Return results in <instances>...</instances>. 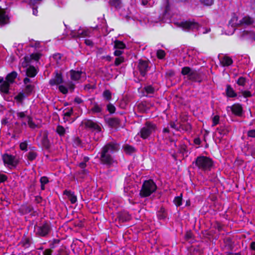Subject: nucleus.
Returning a JSON list of instances; mask_svg holds the SVG:
<instances>
[{
    "mask_svg": "<svg viewBox=\"0 0 255 255\" xmlns=\"http://www.w3.org/2000/svg\"><path fill=\"white\" fill-rule=\"evenodd\" d=\"M34 232L35 235L40 237H47L51 230V227L49 223L45 222L39 225L34 226Z\"/></svg>",
    "mask_w": 255,
    "mask_h": 255,
    "instance_id": "20e7f679",
    "label": "nucleus"
},
{
    "mask_svg": "<svg viewBox=\"0 0 255 255\" xmlns=\"http://www.w3.org/2000/svg\"><path fill=\"white\" fill-rule=\"evenodd\" d=\"M118 219L121 222H125L130 219V216L126 211L120 212L118 213Z\"/></svg>",
    "mask_w": 255,
    "mask_h": 255,
    "instance_id": "4be33fe9",
    "label": "nucleus"
},
{
    "mask_svg": "<svg viewBox=\"0 0 255 255\" xmlns=\"http://www.w3.org/2000/svg\"><path fill=\"white\" fill-rule=\"evenodd\" d=\"M41 55L39 53H35L30 54L29 56H26L24 57V60L22 62V66L23 67H26L28 66V64L30 63L32 60L38 61L40 59Z\"/></svg>",
    "mask_w": 255,
    "mask_h": 255,
    "instance_id": "f8f14e48",
    "label": "nucleus"
},
{
    "mask_svg": "<svg viewBox=\"0 0 255 255\" xmlns=\"http://www.w3.org/2000/svg\"><path fill=\"white\" fill-rule=\"evenodd\" d=\"M144 90L145 92L146 93V96H147L149 94H152L154 93L155 91L154 88L151 85H148L144 88Z\"/></svg>",
    "mask_w": 255,
    "mask_h": 255,
    "instance_id": "ea45409f",
    "label": "nucleus"
},
{
    "mask_svg": "<svg viewBox=\"0 0 255 255\" xmlns=\"http://www.w3.org/2000/svg\"><path fill=\"white\" fill-rule=\"evenodd\" d=\"M64 194L66 195L71 204H74L77 202V197L74 195V193L70 190H65Z\"/></svg>",
    "mask_w": 255,
    "mask_h": 255,
    "instance_id": "5701e85b",
    "label": "nucleus"
},
{
    "mask_svg": "<svg viewBox=\"0 0 255 255\" xmlns=\"http://www.w3.org/2000/svg\"><path fill=\"white\" fill-rule=\"evenodd\" d=\"M26 118L27 119V124L29 128L34 129L37 127V125L33 122L32 117L27 116Z\"/></svg>",
    "mask_w": 255,
    "mask_h": 255,
    "instance_id": "a19ab883",
    "label": "nucleus"
},
{
    "mask_svg": "<svg viewBox=\"0 0 255 255\" xmlns=\"http://www.w3.org/2000/svg\"><path fill=\"white\" fill-rule=\"evenodd\" d=\"M124 62V58L123 57H118L116 58L115 64L116 66H119L120 64Z\"/></svg>",
    "mask_w": 255,
    "mask_h": 255,
    "instance_id": "864d4df0",
    "label": "nucleus"
},
{
    "mask_svg": "<svg viewBox=\"0 0 255 255\" xmlns=\"http://www.w3.org/2000/svg\"><path fill=\"white\" fill-rule=\"evenodd\" d=\"M28 96H26L24 92L19 93L15 97L14 99L19 103H22L23 100Z\"/></svg>",
    "mask_w": 255,
    "mask_h": 255,
    "instance_id": "e433bc0d",
    "label": "nucleus"
},
{
    "mask_svg": "<svg viewBox=\"0 0 255 255\" xmlns=\"http://www.w3.org/2000/svg\"><path fill=\"white\" fill-rule=\"evenodd\" d=\"M180 26L183 29L189 30L193 29H198L199 27V24L195 21L187 20L182 21L180 23Z\"/></svg>",
    "mask_w": 255,
    "mask_h": 255,
    "instance_id": "9b49d317",
    "label": "nucleus"
},
{
    "mask_svg": "<svg viewBox=\"0 0 255 255\" xmlns=\"http://www.w3.org/2000/svg\"><path fill=\"white\" fill-rule=\"evenodd\" d=\"M25 113H26V112H17L16 113V115H17V117L20 119H22L25 117H26L27 116H26L25 115Z\"/></svg>",
    "mask_w": 255,
    "mask_h": 255,
    "instance_id": "0e129e2a",
    "label": "nucleus"
},
{
    "mask_svg": "<svg viewBox=\"0 0 255 255\" xmlns=\"http://www.w3.org/2000/svg\"><path fill=\"white\" fill-rule=\"evenodd\" d=\"M136 191V187L131 184H128L124 187V192L128 196H131Z\"/></svg>",
    "mask_w": 255,
    "mask_h": 255,
    "instance_id": "aec40b11",
    "label": "nucleus"
},
{
    "mask_svg": "<svg viewBox=\"0 0 255 255\" xmlns=\"http://www.w3.org/2000/svg\"><path fill=\"white\" fill-rule=\"evenodd\" d=\"M103 97L107 101H110L112 98V94L109 90H106L103 92Z\"/></svg>",
    "mask_w": 255,
    "mask_h": 255,
    "instance_id": "c03bdc74",
    "label": "nucleus"
},
{
    "mask_svg": "<svg viewBox=\"0 0 255 255\" xmlns=\"http://www.w3.org/2000/svg\"><path fill=\"white\" fill-rule=\"evenodd\" d=\"M109 3L111 6L115 7L116 9L120 8L122 6L121 0H110Z\"/></svg>",
    "mask_w": 255,
    "mask_h": 255,
    "instance_id": "72a5a7b5",
    "label": "nucleus"
},
{
    "mask_svg": "<svg viewBox=\"0 0 255 255\" xmlns=\"http://www.w3.org/2000/svg\"><path fill=\"white\" fill-rule=\"evenodd\" d=\"M58 255H68V253L65 249H61L58 251Z\"/></svg>",
    "mask_w": 255,
    "mask_h": 255,
    "instance_id": "338daca9",
    "label": "nucleus"
},
{
    "mask_svg": "<svg viewBox=\"0 0 255 255\" xmlns=\"http://www.w3.org/2000/svg\"><path fill=\"white\" fill-rule=\"evenodd\" d=\"M166 212L164 208L161 207L157 213V216L159 220H164L166 217Z\"/></svg>",
    "mask_w": 255,
    "mask_h": 255,
    "instance_id": "2f4dec72",
    "label": "nucleus"
},
{
    "mask_svg": "<svg viewBox=\"0 0 255 255\" xmlns=\"http://www.w3.org/2000/svg\"><path fill=\"white\" fill-rule=\"evenodd\" d=\"M120 149V144L116 142H110L106 144L99 152L101 163L111 167L116 162L115 153Z\"/></svg>",
    "mask_w": 255,
    "mask_h": 255,
    "instance_id": "f257e3e1",
    "label": "nucleus"
},
{
    "mask_svg": "<svg viewBox=\"0 0 255 255\" xmlns=\"http://www.w3.org/2000/svg\"><path fill=\"white\" fill-rule=\"evenodd\" d=\"M157 186L152 180H145L142 185L139 195L142 198L147 197L155 192Z\"/></svg>",
    "mask_w": 255,
    "mask_h": 255,
    "instance_id": "f03ea898",
    "label": "nucleus"
},
{
    "mask_svg": "<svg viewBox=\"0 0 255 255\" xmlns=\"http://www.w3.org/2000/svg\"><path fill=\"white\" fill-rule=\"evenodd\" d=\"M199 169L203 171L210 170L213 166L212 159L208 157L200 156L196 158L193 163Z\"/></svg>",
    "mask_w": 255,
    "mask_h": 255,
    "instance_id": "7ed1b4c3",
    "label": "nucleus"
},
{
    "mask_svg": "<svg viewBox=\"0 0 255 255\" xmlns=\"http://www.w3.org/2000/svg\"><path fill=\"white\" fill-rule=\"evenodd\" d=\"M226 244L227 246L228 247L229 249L230 250H233L234 246H233V243L232 242V241L231 239L230 238H227L226 239Z\"/></svg>",
    "mask_w": 255,
    "mask_h": 255,
    "instance_id": "6e6d98bb",
    "label": "nucleus"
},
{
    "mask_svg": "<svg viewBox=\"0 0 255 255\" xmlns=\"http://www.w3.org/2000/svg\"><path fill=\"white\" fill-rule=\"evenodd\" d=\"M239 39L241 40H248L255 41V34L254 32L247 30H241L238 34Z\"/></svg>",
    "mask_w": 255,
    "mask_h": 255,
    "instance_id": "9d476101",
    "label": "nucleus"
},
{
    "mask_svg": "<svg viewBox=\"0 0 255 255\" xmlns=\"http://www.w3.org/2000/svg\"><path fill=\"white\" fill-rule=\"evenodd\" d=\"M191 126L190 124L187 123L183 124V131L189 133L191 131Z\"/></svg>",
    "mask_w": 255,
    "mask_h": 255,
    "instance_id": "3c124183",
    "label": "nucleus"
},
{
    "mask_svg": "<svg viewBox=\"0 0 255 255\" xmlns=\"http://www.w3.org/2000/svg\"><path fill=\"white\" fill-rule=\"evenodd\" d=\"M221 62L224 66H229L232 64L233 60L230 57L224 56V57L221 59Z\"/></svg>",
    "mask_w": 255,
    "mask_h": 255,
    "instance_id": "c756f323",
    "label": "nucleus"
},
{
    "mask_svg": "<svg viewBox=\"0 0 255 255\" xmlns=\"http://www.w3.org/2000/svg\"><path fill=\"white\" fill-rule=\"evenodd\" d=\"M19 147L21 150L26 151L27 150V144L26 142H21L19 145Z\"/></svg>",
    "mask_w": 255,
    "mask_h": 255,
    "instance_id": "e2e57ef3",
    "label": "nucleus"
},
{
    "mask_svg": "<svg viewBox=\"0 0 255 255\" xmlns=\"http://www.w3.org/2000/svg\"><path fill=\"white\" fill-rule=\"evenodd\" d=\"M138 109L143 113H145L147 111V108L143 104H139L138 105Z\"/></svg>",
    "mask_w": 255,
    "mask_h": 255,
    "instance_id": "4d7b16f0",
    "label": "nucleus"
},
{
    "mask_svg": "<svg viewBox=\"0 0 255 255\" xmlns=\"http://www.w3.org/2000/svg\"><path fill=\"white\" fill-rule=\"evenodd\" d=\"M9 84L8 82L4 81L0 85V91L5 94H7L9 91Z\"/></svg>",
    "mask_w": 255,
    "mask_h": 255,
    "instance_id": "7c9ffc66",
    "label": "nucleus"
},
{
    "mask_svg": "<svg viewBox=\"0 0 255 255\" xmlns=\"http://www.w3.org/2000/svg\"><path fill=\"white\" fill-rule=\"evenodd\" d=\"M255 22L254 18L249 16L246 15L240 20V24L241 26H247L254 24Z\"/></svg>",
    "mask_w": 255,
    "mask_h": 255,
    "instance_id": "dca6fc26",
    "label": "nucleus"
},
{
    "mask_svg": "<svg viewBox=\"0 0 255 255\" xmlns=\"http://www.w3.org/2000/svg\"><path fill=\"white\" fill-rule=\"evenodd\" d=\"M37 156V154L34 151H30L27 155V158L30 161L34 160Z\"/></svg>",
    "mask_w": 255,
    "mask_h": 255,
    "instance_id": "79ce46f5",
    "label": "nucleus"
},
{
    "mask_svg": "<svg viewBox=\"0 0 255 255\" xmlns=\"http://www.w3.org/2000/svg\"><path fill=\"white\" fill-rule=\"evenodd\" d=\"M105 121L108 126L111 128H118L121 126V121L118 118H106Z\"/></svg>",
    "mask_w": 255,
    "mask_h": 255,
    "instance_id": "4468645a",
    "label": "nucleus"
},
{
    "mask_svg": "<svg viewBox=\"0 0 255 255\" xmlns=\"http://www.w3.org/2000/svg\"><path fill=\"white\" fill-rule=\"evenodd\" d=\"M248 136L251 137H255V129H252L248 131Z\"/></svg>",
    "mask_w": 255,
    "mask_h": 255,
    "instance_id": "774afa93",
    "label": "nucleus"
},
{
    "mask_svg": "<svg viewBox=\"0 0 255 255\" xmlns=\"http://www.w3.org/2000/svg\"><path fill=\"white\" fill-rule=\"evenodd\" d=\"M156 129V125L149 122H146L138 133L143 139L147 138Z\"/></svg>",
    "mask_w": 255,
    "mask_h": 255,
    "instance_id": "423d86ee",
    "label": "nucleus"
},
{
    "mask_svg": "<svg viewBox=\"0 0 255 255\" xmlns=\"http://www.w3.org/2000/svg\"><path fill=\"white\" fill-rule=\"evenodd\" d=\"M41 184L45 185L49 182L48 178L46 176H43L41 177L40 179Z\"/></svg>",
    "mask_w": 255,
    "mask_h": 255,
    "instance_id": "052dcab7",
    "label": "nucleus"
},
{
    "mask_svg": "<svg viewBox=\"0 0 255 255\" xmlns=\"http://www.w3.org/2000/svg\"><path fill=\"white\" fill-rule=\"evenodd\" d=\"M17 74L15 71H12V72L9 73L6 77V79L8 82L13 83L14 79L17 77Z\"/></svg>",
    "mask_w": 255,
    "mask_h": 255,
    "instance_id": "473e14b6",
    "label": "nucleus"
},
{
    "mask_svg": "<svg viewBox=\"0 0 255 255\" xmlns=\"http://www.w3.org/2000/svg\"><path fill=\"white\" fill-rule=\"evenodd\" d=\"M229 131V129L225 126H220L217 128L216 130V132L220 134L221 137L227 134Z\"/></svg>",
    "mask_w": 255,
    "mask_h": 255,
    "instance_id": "a878e982",
    "label": "nucleus"
},
{
    "mask_svg": "<svg viewBox=\"0 0 255 255\" xmlns=\"http://www.w3.org/2000/svg\"><path fill=\"white\" fill-rule=\"evenodd\" d=\"M182 197L181 196H177L174 199V203L177 206H180L182 205Z\"/></svg>",
    "mask_w": 255,
    "mask_h": 255,
    "instance_id": "09e8293b",
    "label": "nucleus"
},
{
    "mask_svg": "<svg viewBox=\"0 0 255 255\" xmlns=\"http://www.w3.org/2000/svg\"><path fill=\"white\" fill-rule=\"evenodd\" d=\"M56 131L60 136H63L66 133V129L63 126L58 125L56 128Z\"/></svg>",
    "mask_w": 255,
    "mask_h": 255,
    "instance_id": "4c0bfd02",
    "label": "nucleus"
},
{
    "mask_svg": "<svg viewBox=\"0 0 255 255\" xmlns=\"http://www.w3.org/2000/svg\"><path fill=\"white\" fill-rule=\"evenodd\" d=\"M63 80L61 73L58 72L57 71L55 72V76L53 78L49 80V84L51 86L56 85H59L63 83Z\"/></svg>",
    "mask_w": 255,
    "mask_h": 255,
    "instance_id": "2eb2a0df",
    "label": "nucleus"
},
{
    "mask_svg": "<svg viewBox=\"0 0 255 255\" xmlns=\"http://www.w3.org/2000/svg\"><path fill=\"white\" fill-rule=\"evenodd\" d=\"M220 117L219 116H215L212 119V127H215L219 123Z\"/></svg>",
    "mask_w": 255,
    "mask_h": 255,
    "instance_id": "603ef678",
    "label": "nucleus"
},
{
    "mask_svg": "<svg viewBox=\"0 0 255 255\" xmlns=\"http://www.w3.org/2000/svg\"><path fill=\"white\" fill-rule=\"evenodd\" d=\"M242 95L245 98L251 97H252V94L251 92L249 91H243L241 92Z\"/></svg>",
    "mask_w": 255,
    "mask_h": 255,
    "instance_id": "680f3d73",
    "label": "nucleus"
},
{
    "mask_svg": "<svg viewBox=\"0 0 255 255\" xmlns=\"http://www.w3.org/2000/svg\"><path fill=\"white\" fill-rule=\"evenodd\" d=\"M33 210V207L31 205H25L22 207V210L24 213H28Z\"/></svg>",
    "mask_w": 255,
    "mask_h": 255,
    "instance_id": "a18cd8bd",
    "label": "nucleus"
},
{
    "mask_svg": "<svg viewBox=\"0 0 255 255\" xmlns=\"http://www.w3.org/2000/svg\"><path fill=\"white\" fill-rule=\"evenodd\" d=\"M53 58L58 62L61 58V55L60 53H56L53 55Z\"/></svg>",
    "mask_w": 255,
    "mask_h": 255,
    "instance_id": "69168bd1",
    "label": "nucleus"
},
{
    "mask_svg": "<svg viewBox=\"0 0 255 255\" xmlns=\"http://www.w3.org/2000/svg\"><path fill=\"white\" fill-rule=\"evenodd\" d=\"M232 112L237 116H240L242 115L243 109L241 105L235 104L231 107Z\"/></svg>",
    "mask_w": 255,
    "mask_h": 255,
    "instance_id": "b1692460",
    "label": "nucleus"
},
{
    "mask_svg": "<svg viewBox=\"0 0 255 255\" xmlns=\"http://www.w3.org/2000/svg\"><path fill=\"white\" fill-rule=\"evenodd\" d=\"M107 110L111 114H113L115 112L116 108L113 104L109 103L107 106Z\"/></svg>",
    "mask_w": 255,
    "mask_h": 255,
    "instance_id": "49530a36",
    "label": "nucleus"
},
{
    "mask_svg": "<svg viewBox=\"0 0 255 255\" xmlns=\"http://www.w3.org/2000/svg\"><path fill=\"white\" fill-rule=\"evenodd\" d=\"M104 105L103 104H98L97 103H94L93 106L91 109V112L92 114H102L103 111V107Z\"/></svg>",
    "mask_w": 255,
    "mask_h": 255,
    "instance_id": "6ab92c4d",
    "label": "nucleus"
},
{
    "mask_svg": "<svg viewBox=\"0 0 255 255\" xmlns=\"http://www.w3.org/2000/svg\"><path fill=\"white\" fill-rule=\"evenodd\" d=\"M226 92L227 96L228 97L234 98L236 97L237 95L231 86L228 85L226 87Z\"/></svg>",
    "mask_w": 255,
    "mask_h": 255,
    "instance_id": "bb28decb",
    "label": "nucleus"
},
{
    "mask_svg": "<svg viewBox=\"0 0 255 255\" xmlns=\"http://www.w3.org/2000/svg\"><path fill=\"white\" fill-rule=\"evenodd\" d=\"M82 124L87 128L95 131L96 132H101L102 128L97 123L93 122L91 120H86L82 122Z\"/></svg>",
    "mask_w": 255,
    "mask_h": 255,
    "instance_id": "1a4fd4ad",
    "label": "nucleus"
},
{
    "mask_svg": "<svg viewBox=\"0 0 255 255\" xmlns=\"http://www.w3.org/2000/svg\"><path fill=\"white\" fill-rule=\"evenodd\" d=\"M9 22V17L4 9L0 8V25H3Z\"/></svg>",
    "mask_w": 255,
    "mask_h": 255,
    "instance_id": "412c9836",
    "label": "nucleus"
},
{
    "mask_svg": "<svg viewBox=\"0 0 255 255\" xmlns=\"http://www.w3.org/2000/svg\"><path fill=\"white\" fill-rule=\"evenodd\" d=\"M201 2L206 5H211L213 3L214 0H200Z\"/></svg>",
    "mask_w": 255,
    "mask_h": 255,
    "instance_id": "bf43d9fd",
    "label": "nucleus"
},
{
    "mask_svg": "<svg viewBox=\"0 0 255 255\" xmlns=\"http://www.w3.org/2000/svg\"><path fill=\"white\" fill-rule=\"evenodd\" d=\"M2 158L4 165L10 169L16 168L19 163V160L15 156L8 153L4 154Z\"/></svg>",
    "mask_w": 255,
    "mask_h": 255,
    "instance_id": "0eeeda50",
    "label": "nucleus"
},
{
    "mask_svg": "<svg viewBox=\"0 0 255 255\" xmlns=\"http://www.w3.org/2000/svg\"><path fill=\"white\" fill-rule=\"evenodd\" d=\"M91 30L89 29H79L77 31L76 30L72 31L70 35L73 37H89Z\"/></svg>",
    "mask_w": 255,
    "mask_h": 255,
    "instance_id": "ddd939ff",
    "label": "nucleus"
},
{
    "mask_svg": "<svg viewBox=\"0 0 255 255\" xmlns=\"http://www.w3.org/2000/svg\"><path fill=\"white\" fill-rule=\"evenodd\" d=\"M150 64L149 61L140 59L138 60L137 64V68L139 72L140 75L142 77H145L147 75V72L150 70Z\"/></svg>",
    "mask_w": 255,
    "mask_h": 255,
    "instance_id": "6e6552de",
    "label": "nucleus"
},
{
    "mask_svg": "<svg viewBox=\"0 0 255 255\" xmlns=\"http://www.w3.org/2000/svg\"><path fill=\"white\" fill-rule=\"evenodd\" d=\"M34 88L33 85H25V87L23 92L25 93L26 96H29L33 92Z\"/></svg>",
    "mask_w": 255,
    "mask_h": 255,
    "instance_id": "f704fd0d",
    "label": "nucleus"
},
{
    "mask_svg": "<svg viewBox=\"0 0 255 255\" xmlns=\"http://www.w3.org/2000/svg\"><path fill=\"white\" fill-rule=\"evenodd\" d=\"M231 26L233 28V31L231 33V34L234 33L235 32L236 28L235 27H241L240 24V20H238V17L235 15H234L231 18V20L229 21V26Z\"/></svg>",
    "mask_w": 255,
    "mask_h": 255,
    "instance_id": "a211bd4d",
    "label": "nucleus"
},
{
    "mask_svg": "<svg viewBox=\"0 0 255 255\" xmlns=\"http://www.w3.org/2000/svg\"><path fill=\"white\" fill-rule=\"evenodd\" d=\"M70 79L74 81H78L85 75L82 71L71 70L69 72Z\"/></svg>",
    "mask_w": 255,
    "mask_h": 255,
    "instance_id": "f3484780",
    "label": "nucleus"
},
{
    "mask_svg": "<svg viewBox=\"0 0 255 255\" xmlns=\"http://www.w3.org/2000/svg\"><path fill=\"white\" fill-rule=\"evenodd\" d=\"M157 57L160 59H163L165 55V52L164 50L159 49L156 52Z\"/></svg>",
    "mask_w": 255,
    "mask_h": 255,
    "instance_id": "8fccbe9b",
    "label": "nucleus"
},
{
    "mask_svg": "<svg viewBox=\"0 0 255 255\" xmlns=\"http://www.w3.org/2000/svg\"><path fill=\"white\" fill-rule=\"evenodd\" d=\"M123 149L125 153L128 154H131L136 151L135 148L133 146L128 144L124 145Z\"/></svg>",
    "mask_w": 255,
    "mask_h": 255,
    "instance_id": "cd10ccee",
    "label": "nucleus"
},
{
    "mask_svg": "<svg viewBox=\"0 0 255 255\" xmlns=\"http://www.w3.org/2000/svg\"><path fill=\"white\" fill-rule=\"evenodd\" d=\"M42 0H30L29 2V4L31 6H32L33 8V14L34 15H37L38 13V10L36 8L34 7L35 5L39 3L40 1Z\"/></svg>",
    "mask_w": 255,
    "mask_h": 255,
    "instance_id": "c9c22d12",
    "label": "nucleus"
},
{
    "mask_svg": "<svg viewBox=\"0 0 255 255\" xmlns=\"http://www.w3.org/2000/svg\"><path fill=\"white\" fill-rule=\"evenodd\" d=\"M41 142L45 149H48L50 148V143L49 139H48V136L46 134L43 135Z\"/></svg>",
    "mask_w": 255,
    "mask_h": 255,
    "instance_id": "c85d7f7f",
    "label": "nucleus"
},
{
    "mask_svg": "<svg viewBox=\"0 0 255 255\" xmlns=\"http://www.w3.org/2000/svg\"><path fill=\"white\" fill-rule=\"evenodd\" d=\"M181 74L183 75H187L188 79L193 82L200 83L202 81L200 73L189 67H184L182 68Z\"/></svg>",
    "mask_w": 255,
    "mask_h": 255,
    "instance_id": "39448f33",
    "label": "nucleus"
},
{
    "mask_svg": "<svg viewBox=\"0 0 255 255\" xmlns=\"http://www.w3.org/2000/svg\"><path fill=\"white\" fill-rule=\"evenodd\" d=\"M59 90L63 94H66L68 93V88L63 85H60L59 86Z\"/></svg>",
    "mask_w": 255,
    "mask_h": 255,
    "instance_id": "5fc2aeb1",
    "label": "nucleus"
},
{
    "mask_svg": "<svg viewBox=\"0 0 255 255\" xmlns=\"http://www.w3.org/2000/svg\"><path fill=\"white\" fill-rule=\"evenodd\" d=\"M66 84L67 86L66 87L68 88V90H69L71 92H73L75 87V84L72 82H68Z\"/></svg>",
    "mask_w": 255,
    "mask_h": 255,
    "instance_id": "de8ad7c7",
    "label": "nucleus"
},
{
    "mask_svg": "<svg viewBox=\"0 0 255 255\" xmlns=\"http://www.w3.org/2000/svg\"><path fill=\"white\" fill-rule=\"evenodd\" d=\"M37 73V70L34 66H30L26 69V75L28 77H35Z\"/></svg>",
    "mask_w": 255,
    "mask_h": 255,
    "instance_id": "393cba45",
    "label": "nucleus"
},
{
    "mask_svg": "<svg viewBox=\"0 0 255 255\" xmlns=\"http://www.w3.org/2000/svg\"><path fill=\"white\" fill-rule=\"evenodd\" d=\"M245 83L246 79L243 77H240L237 81V84L240 86H244Z\"/></svg>",
    "mask_w": 255,
    "mask_h": 255,
    "instance_id": "13d9d810",
    "label": "nucleus"
},
{
    "mask_svg": "<svg viewBox=\"0 0 255 255\" xmlns=\"http://www.w3.org/2000/svg\"><path fill=\"white\" fill-rule=\"evenodd\" d=\"M126 47V45L123 42L119 40H116L114 43V48L115 49H124Z\"/></svg>",
    "mask_w": 255,
    "mask_h": 255,
    "instance_id": "58836bf2",
    "label": "nucleus"
},
{
    "mask_svg": "<svg viewBox=\"0 0 255 255\" xmlns=\"http://www.w3.org/2000/svg\"><path fill=\"white\" fill-rule=\"evenodd\" d=\"M88 158L85 157V161L80 163L79 165V167L82 169V170L81 171V172H82V173H83V174H86V172H87V171L86 170H85L84 168L86 166V162L88 160Z\"/></svg>",
    "mask_w": 255,
    "mask_h": 255,
    "instance_id": "37998d69",
    "label": "nucleus"
}]
</instances>
